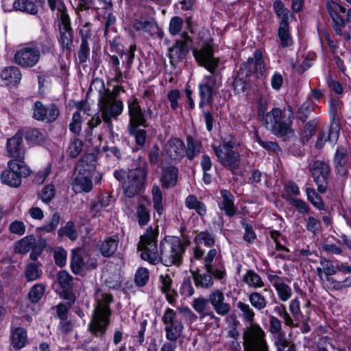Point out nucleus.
I'll return each instance as SVG.
<instances>
[{
	"label": "nucleus",
	"instance_id": "37",
	"mask_svg": "<svg viewBox=\"0 0 351 351\" xmlns=\"http://www.w3.org/2000/svg\"><path fill=\"white\" fill-rule=\"evenodd\" d=\"M38 263H28L25 269V277L28 282H32L39 279L43 274Z\"/></svg>",
	"mask_w": 351,
	"mask_h": 351
},
{
	"label": "nucleus",
	"instance_id": "30",
	"mask_svg": "<svg viewBox=\"0 0 351 351\" xmlns=\"http://www.w3.org/2000/svg\"><path fill=\"white\" fill-rule=\"evenodd\" d=\"M36 239L34 236L25 237L14 244V252L17 254H26L35 245Z\"/></svg>",
	"mask_w": 351,
	"mask_h": 351
},
{
	"label": "nucleus",
	"instance_id": "22",
	"mask_svg": "<svg viewBox=\"0 0 351 351\" xmlns=\"http://www.w3.org/2000/svg\"><path fill=\"white\" fill-rule=\"evenodd\" d=\"M95 169V160L93 154H86L77 162L74 174L75 176H90Z\"/></svg>",
	"mask_w": 351,
	"mask_h": 351
},
{
	"label": "nucleus",
	"instance_id": "42",
	"mask_svg": "<svg viewBox=\"0 0 351 351\" xmlns=\"http://www.w3.org/2000/svg\"><path fill=\"white\" fill-rule=\"evenodd\" d=\"M154 208L157 214L160 216L162 215L164 208L162 202V195L160 188L158 186H154L152 190Z\"/></svg>",
	"mask_w": 351,
	"mask_h": 351
},
{
	"label": "nucleus",
	"instance_id": "46",
	"mask_svg": "<svg viewBox=\"0 0 351 351\" xmlns=\"http://www.w3.org/2000/svg\"><path fill=\"white\" fill-rule=\"evenodd\" d=\"M238 308L242 313V317L245 322L250 324L253 323L255 316V313L252 308L248 304L241 301H239L237 304Z\"/></svg>",
	"mask_w": 351,
	"mask_h": 351
},
{
	"label": "nucleus",
	"instance_id": "50",
	"mask_svg": "<svg viewBox=\"0 0 351 351\" xmlns=\"http://www.w3.org/2000/svg\"><path fill=\"white\" fill-rule=\"evenodd\" d=\"M318 120L314 119L309 121L306 123L303 132H302V139L308 141L315 134L318 125Z\"/></svg>",
	"mask_w": 351,
	"mask_h": 351
},
{
	"label": "nucleus",
	"instance_id": "61",
	"mask_svg": "<svg viewBox=\"0 0 351 351\" xmlns=\"http://www.w3.org/2000/svg\"><path fill=\"white\" fill-rule=\"evenodd\" d=\"M306 194L308 199L311 204L319 210L324 209V203L320 196L315 192L314 189H306Z\"/></svg>",
	"mask_w": 351,
	"mask_h": 351
},
{
	"label": "nucleus",
	"instance_id": "63",
	"mask_svg": "<svg viewBox=\"0 0 351 351\" xmlns=\"http://www.w3.org/2000/svg\"><path fill=\"white\" fill-rule=\"evenodd\" d=\"M69 130L75 134H79L82 130V116L79 112L73 114L72 121L69 124Z\"/></svg>",
	"mask_w": 351,
	"mask_h": 351
},
{
	"label": "nucleus",
	"instance_id": "44",
	"mask_svg": "<svg viewBox=\"0 0 351 351\" xmlns=\"http://www.w3.org/2000/svg\"><path fill=\"white\" fill-rule=\"evenodd\" d=\"M58 233L59 237L66 236L71 241L76 240L78 237L75 223L71 221H68L64 227L59 229Z\"/></svg>",
	"mask_w": 351,
	"mask_h": 351
},
{
	"label": "nucleus",
	"instance_id": "4",
	"mask_svg": "<svg viewBox=\"0 0 351 351\" xmlns=\"http://www.w3.org/2000/svg\"><path fill=\"white\" fill-rule=\"evenodd\" d=\"M110 93H99V106L102 118L108 127L112 126V119H116L123 109L122 101L110 97Z\"/></svg>",
	"mask_w": 351,
	"mask_h": 351
},
{
	"label": "nucleus",
	"instance_id": "9",
	"mask_svg": "<svg viewBox=\"0 0 351 351\" xmlns=\"http://www.w3.org/2000/svg\"><path fill=\"white\" fill-rule=\"evenodd\" d=\"M230 142H226L215 148L218 160L223 165L229 166L232 170L239 165V154L233 149Z\"/></svg>",
	"mask_w": 351,
	"mask_h": 351
},
{
	"label": "nucleus",
	"instance_id": "40",
	"mask_svg": "<svg viewBox=\"0 0 351 351\" xmlns=\"http://www.w3.org/2000/svg\"><path fill=\"white\" fill-rule=\"evenodd\" d=\"M193 280L197 287L209 289L213 285V278L208 272L204 274H194Z\"/></svg>",
	"mask_w": 351,
	"mask_h": 351
},
{
	"label": "nucleus",
	"instance_id": "51",
	"mask_svg": "<svg viewBox=\"0 0 351 351\" xmlns=\"http://www.w3.org/2000/svg\"><path fill=\"white\" fill-rule=\"evenodd\" d=\"M274 9L276 15L281 19L280 22L288 23L289 11L281 1L276 0L274 2Z\"/></svg>",
	"mask_w": 351,
	"mask_h": 351
},
{
	"label": "nucleus",
	"instance_id": "38",
	"mask_svg": "<svg viewBox=\"0 0 351 351\" xmlns=\"http://www.w3.org/2000/svg\"><path fill=\"white\" fill-rule=\"evenodd\" d=\"M185 205L189 209H194L201 216L206 213L205 204L199 201L197 198L193 195L188 196L185 199Z\"/></svg>",
	"mask_w": 351,
	"mask_h": 351
},
{
	"label": "nucleus",
	"instance_id": "14",
	"mask_svg": "<svg viewBox=\"0 0 351 351\" xmlns=\"http://www.w3.org/2000/svg\"><path fill=\"white\" fill-rule=\"evenodd\" d=\"M23 132L18 131L12 137L8 138L6 143V152L11 158H23L25 147L23 144Z\"/></svg>",
	"mask_w": 351,
	"mask_h": 351
},
{
	"label": "nucleus",
	"instance_id": "36",
	"mask_svg": "<svg viewBox=\"0 0 351 351\" xmlns=\"http://www.w3.org/2000/svg\"><path fill=\"white\" fill-rule=\"evenodd\" d=\"M243 280L249 287L254 289H258L264 287V282L262 278L253 270H247L243 277Z\"/></svg>",
	"mask_w": 351,
	"mask_h": 351
},
{
	"label": "nucleus",
	"instance_id": "53",
	"mask_svg": "<svg viewBox=\"0 0 351 351\" xmlns=\"http://www.w3.org/2000/svg\"><path fill=\"white\" fill-rule=\"evenodd\" d=\"M58 280L64 291L71 290L73 285V278L67 271H60L58 275Z\"/></svg>",
	"mask_w": 351,
	"mask_h": 351
},
{
	"label": "nucleus",
	"instance_id": "11",
	"mask_svg": "<svg viewBox=\"0 0 351 351\" xmlns=\"http://www.w3.org/2000/svg\"><path fill=\"white\" fill-rule=\"evenodd\" d=\"M96 266V262L90 260L88 256L82 249H76L72 251L71 268L75 274H81L85 269H95Z\"/></svg>",
	"mask_w": 351,
	"mask_h": 351
},
{
	"label": "nucleus",
	"instance_id": "10",
	"mask_svg": "<svg viewBox=\"0 0 351 351\" xmlns=\"http://www.w3.org/2000/svg\"><path fill=\"white\" fill-rule=\"evenodd\" d=\"M193 54L199 65L204 66L211 73L218 66L219 60L213 57V50L210 45H205L200 50L194 49Z\"/></svg>",
	"mask_w": 351,
	"mask_h": 351
},
{
	"label": "nucleus",
	"instance_id": "55",
	"mask_svg": "<svg viewBox=\"0 0 351 351\" xmlns=\"http://www.w3.org/2000/svg\"><path fill=\"white\" fill-rule=\"evenodd\" d=\"M279 300L282 302H287L292 296L291 287L285 282L275 288Z\"/></svg>",
	"mask_w": 351,
	"mask_h": 351
},
{
	"label": "nucleus",
	"instance_id": "6",
	"mask_svg": "<svg viewBox=\"0 0 351 351\" xmlns=\"http://www.w3.org/2000/svg\"><path fill=\"white\" fill-rule=\"evenodd\" d=\"M165 325V337L167 340H178L183 332V324L178 318L176 313L167 308L162 317Z\"/></svg>",
	"mask_w": 351,
	"mask_h": 351
},
{
	"label": "nucleus",
	"instance_id": "39",
	"mask_svg": "<svg viewBox=\"0 0 351 351\" xmlns=\"http://www.w3.org/2000/svg\"><path fill=\"white\" fill-rule=\"evenodd\" d=\"M248 300L251 305L257 311L263 310L267 305L266 298L259 292H252L248 295Z\"/></svg>",
	"mask_w": 351,
	"mask_h": 351
},
{
	"label": "nucleus",
	"instance_id": "52",
	"mask_svg": "<svg viewBox=\"0 0 351 351\" xmlns=\"http://www.w3.org/2000/svg\"><path fill=\"white\" fill-rule=\"evenodd\" d=\"M45 291L44 285L39 283L35 285L29 293V298L32 302H38L43 297Z\"/></svg>",
	"mask_w": 351,
	"mask_h": 351
},
{
	"label": "nucleus",
	"instance_id": "19",
	"mask_svg": "<svg viewBox=\"0 0 351 351\" xmlns=\"http://www.w3.org/2000/svg\"><path fill=\"white\" fill-rule=\"evenodd\" d=\"M119 182H123L125 194L132 197L141 191L143 184V177H117Z\"/></svg>",
	"mask_w": 351,
	"mask_h": 351
},
{
	"label": "nucleus",
	"instance_id": "13",
	"mask_svg": "<svg viewBox=\"0 0 351 351\" xmlns=\"http://www.w3.org/2000/svg\"><path fill=\"white\" fill-rule=\"evenodd\" d=\"M216 77L213 75H206L199 84V96L201 98L199 106L210 104L213 102V95L216 86Z\"/></svg>",
	"mask_w": 351,
	"mask_h": 351
},
{
	"label": "nucleus",
	"instance_id": "24",
	"mask_svg": "<svg viewBox=\"0 0 351 351\" xmlns=\"http://www.w3.org/2000/svg\"><path fill=\"white\" fill-rule=\"evenodd\" d=\"M209 301L208 298L206 299L202 296H199L193 300L191 305L193 309L200 314L202 317L208 316L211 319L216 321L219 320V318L217 317L213 312H206Z\"/></svg>",
	"mask_w": 351,
	"mask_h": 351
},
{
	"label": "nucleus",
	"instance_id": "35",
	"mask_svg": "<svg viewBox=\"0 0 351 351\" xmlns=\"http://www.w3.org/2000/svg\"><path fill=\"white\" fill-rule=\"evenodd\" d=\"M278 35L282 47H287L292 45L293 40L289 34V23H280Z\"/></svg>",
	"mask_w": 351,
	"mask_h": 351
},
{
	"label": "nucleus",
	"instance_id": "32",
	"mask_svg": "<svg viewBox=\"0 0 351 351\" xmlns=\"http://www.w3.org/2000/svg\"><path fill=\"white\" fill-rule=\"evenodd\" d=\"M338 134L336 132L329 130L326 132H322L318 135L315 147L317 149H322L326 142H329L331 145L337 143Z\"/></svg>",
	"mask_w": 351,
	"mask_h": 351
},
{
	"label": "nucleus",
	"instance_id": "49",
	"mask_svg": "<svg viewBox=\"0 0 351 351\" xmlns=\"http://www.w3.org/2000/svg\"><path fill=\"white\" fill-rule=\"evenodd\" d=\"M133 27L136 31H143L147 32L150 36H154L152 29L156 27V23L150 21L136 20L134 22Z\"/></svg>",
	"mask_w": 351,
	"mask_h": 351
},
{
	"label": "nucleus",
	"instance_id": "54",
	"mask_svg": "<svg viewBox=\"0 0 351 351\" xmlns=\"http://www.w3.org/2000/svg\"><path fill=\"white\" fill-rule=\"evenodd\" d=\"M136 50V45H130L127 52H123L121 55L123 59V64L125 67V72H128L134 58V51Z\"/></svg>",
	"mask_w": 351,
	"mask_h": 351
},
{
	"label": "nucleus",
	"instance_id": "26",
	"mask_svg": "<svg viewBox=\"0 0 351 351\" xmlns=\"http://www.w3.org/2000/svg\"><path fill=\"white\" fill-rule=\"evenodd\" d=\"M13 9L32 16H37L38 14L37 5L31 0H15L13 3Z\"/></svg>",
	"mask_w": 351,
	"mask_h": 351
},
{
	"label": "nucleus",
	"instance_id": "56",
	"mask_svg": "<svg viewBox=\"0 0 351 351\" xmlns=\"http://www.w3.org/2000/svg\"><path fill=\"white\" fill-rule=\"evenodd\" d=\"M274 311L284 319L286 326H293L291 315L288 313L285 304H280L274 308Z\"/></svg>",
	"mask_w": 351,
	"mask_h": 351
},
{
	"label": "nucleus",
	"instance_id": "57",
	"mask_svg": "<svg viewBox=\"0 0 351 351\" xmlns=\"http://www.w3.org/2000/svg\"><path fill=\"white\" fill-rule=\"evenodd\" d=\"M56 190L53 184L46 185L40 192L39 195L42 201L48 204L55 197Z\"/></svg>",
	"mask_w": 351,
	"mask_h": 351
},
{
	"label": "nucleus",
	"instance_id": "33",
	"mask_svg": "<svg viewBox=\"0 0 351 351\" xmlns=\"http://www.w3.org/2000/svg\"><path fill=\"white\" fill-rule=\"evenodd\" d=\"M27 342L26 330L21 327L16 328L12 335V345L16 349H21Z\"/></svg>",
	"mask_w": 351,
	"mask_h": 351
},
{
	"label": "nucleus",
	"instance_id": "12",
	"mask_svg": "<svg viewBox=\"0 0 351 351\" xmlns=\"http://www.w3.org/2000/svg\"><path fill=\"white\" fill-rule=\"evenodd\" d=\"M265 71V64L263 60V53L261 50L256 49L254 57L249 58L247 62L242 64L239 75L247 77L255 73L263 75Z\"/></svg>",
	"mask_w": 351,
	"mask_h": 351
},
{
	"label": "nucleus",
	"instance_id": "7",
	"mask_svg": "<svg viewBox=\"0 0 351 351\" xmlns=\"http://www.w3.org/2000/svg\"><path fill=\"white\" fill-rule=\"evenodd\" d=\"M40 52L39 49L34 45H26L19 49L15 55V62L23 67H32L39 61Z\"/></svg>",
	"mask_w": 351,
	"mask_h": 351
},
{
	"label": "nucleus",
	"instance_id": "59",
	"mask_svg": "<svg viewBox=\"0 0 351 351\" xmlns=\"http://www.w3.org/2000/svg\"><path fill=\"white\" fill-rule=\"evenodd\" d=\"M348 152L346 148L339 147L335 156V164L337 168L343 169V166L347 162Z\"/></svg>",
	"mask_w": 351,
	"mask_h": 351
},
{
	"label": "nucleus",
	"instance_id": "17",
	"mask_svg": "<svg viewBox=\"0 0 351 351\" xmlns=\"http://www.w3.org/2000/svg\"><path fill=\"white\" fill-rule=\"evenodd\" d=\"M59 115V110L55 105L45 106L40 101L34 104V118L39 121H54Z\"/></svg>",
	"mask_w": 351,
	"mask_h": 351
},
{
	"label": "nucleus",
	"instance_id": "5",
	"mask_svg": "<svg viewBox=\"0 0 351 351\" xmlns=\"http://www.w3.org/2000/svg\"><path fill=\"white\" fill-rule=\"evenodd\" d=\"M244 351H268L264 332L258 324H252L243 333Z\"/></svg>",
	"mask_w": 351,
	"mask_h": 351
},
{
	"label": "nucleus",
	"instance_id": "2",
	"mask_svg": "<svg viewBox=\"0 0 351 351\" xmlns=\"http://www.w3.org/2000/svg\"><path fill=\"white\" fill-rule=\"evenodd\" d=\"M293 119V111L288 106L283 110L278 108L272 109L263 117L262 123L274 135L282 138L284 141H289L295 136L292 128Z\"/></svg>",
	"mask_w": 351,
	"mask_h": 351
},
{
	"label": "nucleus",
	"instance_id": "43",
	"mask_svg": "<svg viewBox=\"0 0 351 351\" xmlns=\"http://www.w3.org/2000/svg\"><path fill=\"white\" fill-rule=\"evenodd\" d=\"M312 176H328L330 173L329 165L323 161L317 160L311 166Z\"/></svg>",
	"mask_w": 351,
	"mask_h": 351
},
{
	"label": "nucleus",
	"instance_id": "25",
	"mask_svg": "<svg viewBox=\"0 0 351 351\" xmlns=\"http://www.w3.org/2000/svg\"><path fill=\"white\" fill-rule=\"evenodd\" d=\"M222 201L219 204L221 210H223L228 217L235 215L237 209L234 205V196L227 190L221 191Z\"/></svg>",
	"mask_w": 351,
	"mask_h": 351
},
{
	"label": "nucleus",
	"instance_id": "18",
	"mask_svg": "<svg viewBox=\"0 0 351 351\" xmlns=\"http://www.w3.org/2000/svg\"><path fill=\"white\" fill-rule=\"evenodd\" d=\"M128 113L130 116L128 126L147 127L144 114L137 99H134L128 103Z\"/></svg>",
	"mask_w": 351,
	"mask_h": 351
},
{
	"label": "nucleus",
	"instance_id": "23",
	"mask_svg": "<svg viewBox=\"0 0 351 351\" xmlns=\"http://www.w3.org/2000/svg\"><path fill=\"white\" fill-rule=\"evenodd\" d=\"M21 73L16 66H10L1 72V79L5 81L7 86H16L21 80Z\"/></svg>",
	"mask_w": 351,
	"mask_h": 351
},
{
	"label": "nucleus",
	"instance_id": "16",
	"mask_svg": "<svg viewBox=\"0 0 351 351\" xmlns=\"http://www.w3.org/2000/svg\"><path fill=\"white\" fill-rule=\"evenodd\" d=\"M208 301L217 315L225 316L230 313V305L225 301L224 294L221 291L217 289L211 292L208 295Z\"/></svg>",
	"mask_w": 351,
	"mask_h": 351
},
{
	"label": "nucleus",
	"instance_id": "64",
	"mask_svg": "<svg viewBox=\"0 0 351 351\" xmlns=\"http://www.w3.org/2000/svg\"><path fill=\"white\" fill-rule=\"evenodd\" d=\"M326 280L330 283L332 290H340L350 287L351 278L348 277L343 281H338L332 278L327 277Z\"/></svg>",
	"mask_w": 351,
	"mask_h": 351
},
{
	"label": "nucleus",
	"instance_id": "27",
	"mask_svg": "<svg viewBox=\"0 0 351 351\" xmlns=\"http://www.w3.org/2000/svg\"><path fill=\"white\" fill-rule=\"evenodd\" d=\"M186 140V146H185L184 154L189 160H192L200 154L202 143L191 135H188Z\"/></svg>",
	"mask_w": 351,
	"mask_h": 351
},
{
	"label": "nucleus",
	"instance_id": "3",
	"mask_svg": "<svg viewBox=\"0 0 351 351\" xmlns=\"http://www.w3.org/2000/svg\"><path fill=\"white\" fill-rule=\"evenodd\" d=\"M112 297L109 293H98L96 297L97 305L93 311L92 319L89 323V330L95 336L103 335L110 322L111 311L109 304Z\"/></svg>",
	"mask_w": 351,
	"mask_h": 351
},
{
	"label": "nucleus",
	"instance_id": "29",
	"mask_svg": "<svg viewBox=\"0 0 351 351\" xmlns=\"http://www.w3.org/2000/svg\"><path fill=\"white\" fill-rule=\"evenodd\" d=\"M72 185L75 193H88L93 188V182L90 177H75L72 182Z\"/></svg>",
	"mask_w": 351,
	"mask_h": 351
},
{
	"label": "nucleus",
	"instance_id": "15",
	"mask_svg": "<svg viewBox=\"0 0 351 351\" xmlns=\"http://www.w3.org/2000/svg\"><path fill=\"white\" fill-rule=\"evenodd\" d=\"M185 145L178 138L169 139L163 148V153L172 160H180L184 156Z\"/></svg>",
	"mask_w": 351,
	"mask_h": 351
},
{
	"label": "nucleus",
	"instance_id": "45",
	"mask_svg": "<svg viewBox=\"0 0 351 351\" xmlns=\"http://www.w3.org/2000/svg\"><path fill=\"white\" fill-rule=\"evenodd\" d=\"M83 143L79 138L74 137L69 144L66 152L71 158H76L82 152Z\"/></svg>",
	"mask_w": 351,
	"mask_h": 351
},
{
	"label": "nucleus",
	"instance_id": "34",
	"mask_svg": "<svg viewBox=\"0 0 351 351\" xmlns=\"http://www.w3.org/2000/svg\"><path fill=\"white\" fill-rule=\"evenodd\" d=\"M25 140L31 145H40L44 143L45 135L38 129H28L23 133Z\"/></svg>",
	"mask_w": 351,
	"mask_h": 351
},
{
	"label": "nucleus",
	"instance_id": "31",
	"mask_svg": "<svg viewBox=\"0 0 351 351\" xmlns=\"http://www.w3.org/2000/svg\"><path fill=\"white\" fill-rule=\"evenodd\" d=\"M289 310L291 315V317L293 322V326H289V327H296L298 326L299 322H304L300 310V303L298 298H295L289 302Z\"/></svg>",
	"mask_w": 351,
	"mask_h": 351
},
{
	"label": "nucleus",
	"instance_id": "47",
	"mask_svg": "<svg viewBox=\"0 0 351 351\" xmlns=\"http://www.w3.org/2000/svg\"><path fill=\"white\" fill-rule=\"evenodd\" d=\"M140 126H128L130 135L135 138L136 143L138 145H143L145 143L147 132L145 130L141 129Z\"/></svg>",
	"mask_w": 351,
	"mask_h": 351
},
{
	"label": "nucleus",
	"instance_id": "58",
	"mask_svg": "<svg viewBox=\"0 0 351 351\" xmlns=\"http://www.w3.org/2000/svg\"><path fill=\"white\" fill-rule=\"evenodd\" d=\"M195 241L203 243L206 247H212L215 244V238L210 232L203 231L197 234Z\"/></svg>",
	"mask_w": 351,
	"mask_h": 351
},
{
	"label": "nucleus",
	"instance_id": "21",
	"mask_svg": "<svg viewBox=\"0 0 351 351\" xmlns=\"http://www.w3.org/2000/svg\"><path fill=\"white\" fill-rule=\"evenodd\" d=\"M32 171L23 160L12 159L8 162V169L2 171L1 176H29Z\"/></svg>",
	"mask_w": 351,
	"mask_h": 351
},
{
	"label": "nucleus",
	"instance_id": "28",
	"mask_svg": "<svg viewBox=\"0 0 351 351\" xmlns=\"http://www.w3.org/2000/svg\"><path fill=\"white\" fill-rule=\"evenodd\" d=\"M119 242L117 235H113L104 241L100 245V251L103 256L108 257L112 256L117 250Z\"/></svg>",
	"mask_w": 351,
	"mask_h": 351
},
{
	"label": "nucleus",
	"instance_id": "8",
	"mask_svg": "<svg viewBox=\"0 0 351 351\" xmlns=\"http://www.w3.org/2000/svg\"><path fill=\"white\" fill-rule=\"evenodd\" d=\"M192 39L189 36L186 32H183L181 35V39L169 49V58L170 64L172 66L177 65L181 62L189 52V43H191Z\"/></svg>",
	"mask_w": 351,
	"mask_h": 351
},
{
	"label": "nucleus",
	"instance_id": "62",
	"mask_svg": "<svg viewBox=\"0 0 351 351\" xmlns=\"http://www.w3.org/2000/svg\"><path fill=\"white\" fill-rule=\"evenodd\" d=\"M53 257L56 265L64 267L66 263L67 254L64 249L61 247H56L53 250Z\"/></svg>",
	"mask_w": 351,
	"mask_h": 351
},
{
	"label": "nucleus",
	"instance_id": "48",
	"mask_svg": "<svg viewBox=\"0 0 351 351\" xmlns=\"http://www.w3.org/2000/svg\"><path fill=\"white\" fill-rule=\"evenodd\" d=\"M136 217L139 226H143L148 223L150 220V215L146 206L141 204L136 208Z\"/></svg>",
	"mask_w": 351,
	"mask_h": 351
},
{
	"label": "nucleus",
	"instance_id": "60",
	"mask_svg": "<svg viewBox=\"0 0 351 351\" xmlns=\"http://www.w3.org/2000/svg\"><path fill=\"white\" fill-rule=\"evenodd\" d=\"M183 20L179 16H173L169 21V32L172 36L178 35L183 27Z\"/></svg>",
	"mask_w": 351,
	"mask_h": 351
},
{
	"label": "nucleus",
	"instance_id": "20",
	"mask_svg": "<svg viewBox=\"0 0 351 351\" xmlns=\"http://www.w3.org/2000/svg\"><path fill=\"white\" fill-rule=\"evenodd\" d=\"M60 21L62 25L60 28V42L64 49L70 51L73 43V33L67 13L62 14Z\"/></svg>",
	"mask_w": 351,
	"mask_h": 351
},
{
	"label": "nucleus",
	"instance_id": "41",
	"mask_svg": "<svg viewBox=\"0 0 351 351\" xmlns=\"http://www.w3.org/2000/svg\"><path fill=\"white\" fill-rule=\"evenodd\" d=\"M60 216L58 212L54 213L49 221H47L45 223L38 228V231L45 232H53L57 228L59 225Z\"/></svg>",
	"mask_w": 351,
	"mask_h": 351
},
{
	"label": "nucleus",
	"instance_id": "1",
	"mask_svg": "<svg viewBox=\"0 0 351 351\" xmlns=\"http://www.w3.org/2000/svg\"><path fill=\"white\" fill-rule=\"evenodd\" d=\"M158 236V227H149L145 233L141 236L138 250L141 252L142 259L152 265L162 263L167 267L180 266L182 263L185 247L179 238L166 237L157 246Z\"/></svg>",
	"mask_w": 351,
	"mask_h": 351
}]
</instances>
